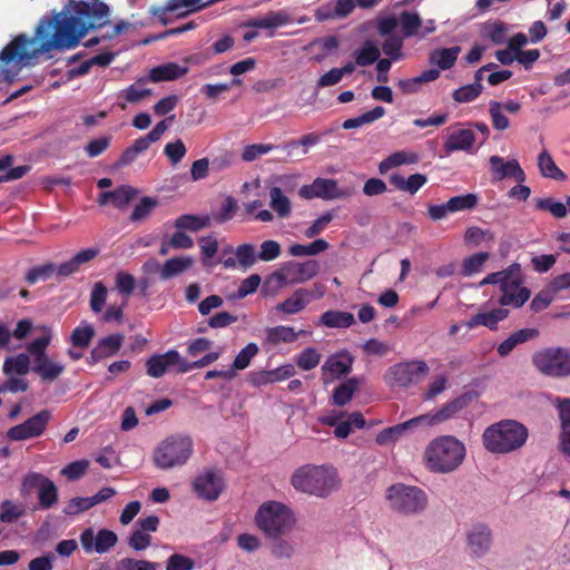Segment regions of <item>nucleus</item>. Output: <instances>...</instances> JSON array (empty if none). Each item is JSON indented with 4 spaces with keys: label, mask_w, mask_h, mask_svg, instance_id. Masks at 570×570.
<instances>
[{
    "label": "nucleus",
    "mask_w": 570,
    "mask_h": 570,
    "mask_svg": "<svg viewBox=\"0 0 570 570\" xmlns=\"http://www.w3.org/2000/svg\"><path fill=\"white\" fill-rule=\"evenodd\" d=\"M109 16L107 3L80 0L71 2L68 11L41 18L35 37L20 33L0 51V76L12 82L40 53L76 48L89 30L108 24Z\"/></svg>",
    "instance_id": "1"
},
{
    "label": "nucleus",
    "mask_w": 570,
    "mask_h": 570,
    "mask_svg": "<svg viewBox=\"0 0 570 570\" xmlns=\"http://www.w3.org/2000/svg\"><path fill=\"white\" fill-rule=\"evenodd\" d=\"M466 449L463 442L452 435L433 439L424 450V462L433 473H451L464 461Z\"/></svg>",
    "instance_id": "2"
},
{
    "label": "nucleus",
    "mask_w": 570,
    "mask_h": 570,
    "mask_svg": "<svg viewBox=\"0 0 570 570\" xmlns=\"http://www.w3.org/2000/svg\"><path fill=\"white\" fill-rule=\"evenodd\" d=\"M528 429L515 420H502L488 426L482 434L483 446L494 454L521 449L528 440Z\"/></svg>",
    "instance_id": "3"
},
{
    "label": "nucleus",
    "mask_w": 570,
    "mask_h": 570,
    "mask_svg": "<svg viewBox=\"0 0 570 570\" xmlns=\"http://www.w3.org/2000/svg\"><path fill=\"white\" fill-rule=\"evenodd\" d=\"M488 284H498L500 286L502 295L499 298V303L502 306L521 307L531 295L530 289L521 286V266L518 263L511 264L503 271L491 273L480 282L481 286Z\"/></svg>",
    "instance_id": "4"
},
{
    "label": "nucleus",
    "mask_w": 570,
    "mask_h": 570,
    "mask_svg": "<svg viewBox=\"0 0 570 570\" xmlns=\"http://www.w3.org/2000/svg\"><path fill=\"white\" fill-rule=\"evenodd\" d=\"M255 524L266 537L277 539L293 528L295 517L286 504L271 500L258 507Z\"/></svg>",
    "instance_id": "5"
},
{
    "label": "nucleus",
    "mask_w": 570,
    "mask_h": 570,
    "mask_svg": "<svg viewBox=\"0 0 570 570\" xmlns=\"http://www.w3.org/2000/svg\"><path fill=\"white\" fill-rule=\"evenodd\" d=\"M291 484L299 492L326 498L336 488L335 472L324 466L306 464L295 470Z\"/></svg>",
    "instance_id": "6"
},
{
    "label": "nucleus",
    "mask_w": 570,
    "mask_h": 570,
    "mask_svg": "<svg viewBox=\"0 0 570 570\" xmlns=\"http://www.w3.org/2000/svg\"><path fill=\"white\" fill-rule=\"evenodd\" d=\"M194 451L190 436L171 435L165 439L154 452V463L161 470L186 464Z\"/></svg>",
    "instance_id": "7"
},
{
    "label": "nucleus",
    "mask_w": 570,
    "mask_h": 570,
    "mask_svg": "<svg viewBox=\"0 0 570 570\" xmlns=\"http://www.w3.org/2000/svg\"><path fill=\"white\" fill-rule=\"evenodd\" d=\"M386 499L394 511L403 514L420 513L428 505V495L422 489L403 483L391 485Z\"/></svg>",
    "instance_id": "8"
},
{
    "label": "nucleus",
    "mask_w": 570,
    "mask_h": 570,
    "mask_svg": "<svg viewBox=\"0 0 570 570\" xmlns=\"http://www.w3.org/2000/svg\"><path fill=\"white\" fill-rule=\"evenodd\" d=\"M532 364L541 374L562 379L570 376V348L547 347L532 355Z\"/></svg>",
    "instance_id": "9"
},
{
    "label": "nucleus",
    "mask_w": 570,
    "mask_h": 570,
    "mask_svg": "<svg viewBox=\"0 0 570 570\" xmlns=\"http://www.w3.org/2000/svg\"><path fill=\"white\" fill-rule=\"evenodd\" d=\"M428 372L429 366L425 361H407L389 367L384 374V380L389 386L407 387L419 382Z\"/></svg>",
    "instance_id": "10"
},
{
    "label": "nucleus",
    "mask_w": 570,
    "mask_h": 570,
    "mask_svg": "<svg viewBox=\"0 0 570 570\" xmlns=\"http://www.w3.org/2000/svg\"><path fill=\"white\" fill-rule=\"evenodd\" d=\"M320 272V263L315 259L305 262H287L272 274V278L281 286L305 283L315 277Z\"/></svg>",
    "instance_id": "11"
},
{
    "label": "nucleus",
    "mask_w": 570,
    "mask_h": 570,
    "mask_svg": "<svg viewBox=\"0 0 570 570\" xmlns=\"http://www.w3.org/2000/svg\"><path fill=\"white\" fill-rule=\"evenodd\" d=\"M52 414L45 409L26 420L23 423L14 425L7 431V438L10 441H24L38 438L46 431Z\"/></svg>",
    "instance_id": "12"
},
{
    "label": "nucleus",
    "mask_w": 570,
    "mask_h": 570,
    "mask_svg": "<svg viewBox=\"0 0 570 570\" xmlns=\"http://www.w3.org/2000/svg\"><path fill=\"white\" fill-rule=\"evenodd\" d=\"M52 414L45 409L26 420L23 423L14 425L7 431V438L10 441H24L38 438L46 431Z\"/></svg>",
    "instance_id": "13"
},
{
    "label": "nucleus",
    "mask_w": 570,
    "mask_h": 570,
    "mask_svg": "<svg viewBox=\"0 0 570 570\" xmlns=\"http://www.w3.org/2000/svg\"><path fill=\"white\" fill-rule=\"evenodd\" d=\"M80 544L86 553L104 554L111 550L118 542L117 534L108 529H100L95 533L92 528H87L80 533Z\"/></svg>",
    "instance_id": "14"
},
{
    "label": "nucleus",
    "mask_w": 570,
    "mask_h": 570,
    "mask_svg": "<svg viewBox=\"0 0 570 570\" xmlns=\"http://www.w3.org/2000/svg\"><path fill=\"white\" fill-rule=\"evenodd\" d=\"M298 195L304 199H343L350 194L341 189L337 181L330 178H316L311 185H304L299 188Z\"/></svg>",
    "instance_id": "15"
},
{
    "label": "nucleus",
    "mask_w": 570,
    "mask_h": 570,
    "mask_svg": "<svg viewBox=\"0 0 570 570\" xmlns=\"http://www.w3.org/2000/svg\"><path fill=\"white\" fill-rule=\"evenodd\" d=\"M472 397L473 396L471 393H464L453 399L452 401L445 403L434 414H422L416 416L420 425L432 426L454 417L463 409L468 407V405L472 401Z\"/></svg>",
    "instance_id": "16"
},
{
    "label": "nucleus",
    "mask_w": 570,
    "mask_h": 570,
    "mask_svg": "<svg viewBox=\"0 0 570 570\" xmlns=\"http://www.w3.org/2000/svg\"><path fill=\"white\" fill-rule=\"evenodd\" d=\"M225 488L223 478L214 470L198 474L193 481L196 495L206 501H215Z\"/></svg>",
    "instance_id": "17"
},
{
    "label": "nucleus",
    "mask_w": 570,
    "mask_h": 570,
    "mask_svg": "<svg viewBox=\"0 0 570 570\" xmlns=\"http://www.w3.org/2000/svg\"><path fill=\"white\" fill-rule=\"evenodd\" d=\"M492 179L501 181L507 178H513L517 183H524L527 179L524 170L517 159L504 160V158L493 155L489 158Z\"/></svg>",
    "instance_id": "18"
},
{
    "label": "nucleus",
    "mask_w": 570,
    "mask_h": 570,
    "mask_svg": "<svg viewBox=\"0 0 570 570\" xmlns=\"http://www.w3.org/2000/svg\"><path fill=\"white\" fill-rule=\"evenodd\" d=\"M125 336L120 333L100 338L90 352L87 363L94 365L102 360L115 356L121 348Z\"/></svg>",
    "instance_id": "19"
},
{
    "label": "nucleus",
    "mask_w": 570,
    "mask_h": 570,
    "mask_svg": "<svg viewBox=\"0 0 570 570\" xmlns=\"http://www.w3.org/2000/svg\"><path fill=\"white\" fill-rule=\"evenodd\" d=\"M183 357L176 350L164 354H155L146 362L147 374L151 377H161L171 366L181 367Z\"/></svg>",
    "instance_id": "20"
},
{
    "label": "nucleus",
    "mask_w": 570,
    "mask_h": 570,
    "mask_svg": "<svg viewBox=\"0 0 570 570\" xmlns=\"http://www.w3.org/2000/svg\"><path fill=\"white\" fill-rule=\"evenodd\" d=\"M491 544V529L482 523L473 525L471 531L468 533V547L472 554L478 558L483 557L490 550Z\"/></svg>",
    "instance_id": "21"
},
{
    "label": "nucleus",
    "mask_w": 570,
    "mask_h": 570,
    "mask_svg": "<svg viewBox=\"0 0 570 570\" xmlns=\"http://www.w3.org/2000/svg\"><path fill=\"white\" fill-rule=\"evenodd\" d=\"M225 252H233L235 257L225 258L222 264L225 268H236L239 266L243 269H248L257 263V253L253 244L246 243L237 246L234 250L232 248Z\"/></svg>",
    "instance_id": "22"
},
{
    "label": "nucleus",
    "mask_w": 570,
    "mask_h": 570,
    "mask_svg": "<svg viewBox=\"0 0 570 570\" xmlns=\"http://www.w3.org/2000/svg\"><path fill=\"white\" fill-rule=\"evenodd\" d=\"M475 142V135L471 129H459L451 132L443 144V150L446 156L454 151L470 153Z\"/></svg>",
    "instance_id": "23"
},
{
    "label": "nucleus",
    "mask_w": 570,
    "mask_h": 570,
    "mask_svg": "<svg viewBox=\"0 0 570 570\" xmlns=\"http://www.w3.org/2000/svg\"><path fill=\"white\" fill-rule=\"evenodd\" d=\"M352 363L353 358L348 354L331 355L322 365L324 381H326L325 376L327 375L331 376V379H340L348 374L352 370Z\"/></svg>",
    "instance_id": "24"
},
{
    "label": "nucleus",
    "mask_w": 570,
    "mask_h": 570,
    "mask_svg": "<svg viewBox=\"0 0 570 570\" xmlns=\"http://www.w3.org/2000/svg\"><path fill=\"white\" fill-rule=\"evenodd\" d=\"M137 196V189L129 185H121L120 187L100 194L98 203L106 205L111 203L116 208H125Z\"/></svg>",
    "instance_id": "25"
},
{
    "label": "nucleus",
    "mask_w": 570,
    "mask_h": 570,
    "mask_svg": "<svg viewBox=\"0 0 570 570\" xmlns=\"http://www.w3.org/2000/svg\"><path fill=\"white\" fill-rule=\"evenodd\" d=\"M419 425H420L419 420L415 416L409 421H405L403 423H399V424H395L393 426L382 430L376 435L375 442L379 445L392 444V443L396 442L406 431L412 430Z\"/></svg>",
    "instance_id": "26"
},
{
    "label": "nucleus",
    "mask_w": 570,
    "mask_h": 570,
    "mask_svg": "<svg viewBox=\"0 0 570 570\" xmlns=\"http://www.w3.org/2000/svg\"><path fill=\"white\" fill-rule=\"evenodd\" d=\"M559 417L561 421V450L570 458V399H557Z\"/></svg>",
    "instance_id": "27"
},
{
    "label": "nucleus",
    "mask_w": 570,
    "mask_h": 570,
    "mask_svg": "<svg viewBox=\"0 0 570 570\" xmlns=\"http://www.w3.org/2000/svg\"><path fill=\"white\" fill-rule=\"evenodd\" d=\"M389 180L390 184L397 190L414 195L426 184L428 177L417 173L405 178L404 176L395 173L390 176Z\"/></svg>",
    "instance_id": "28"
},
{
    "label": "nucleus",
    "mask_w": 570,
    "mask_h": 570,
    "mask_svg": "<svg viewBox=\"0 0 570 570\" xmlns=\"http://www.w3.org/2000/svg\"><path fill=\"white\" fill-rule=\"evenodd\" d=\"M187 71V67H183L176 62H167L153 68L149 72V79L153 82L170 81L185 76Z\"/></svg>",
    "instance_id": "29"
},
{
    "label": "nucleus",
    "mask_w": 570,
    "mask_h": 570,
    "mask_svg": "<svg viewBox=\"0 0 570 570\" xmlns=\"http://www.w3.org/2000/svg\"><path fill=\"white\" fill-rule=\"evenodd\" d=\"M309 295L308 289L297 288L288 298L279 303L276 309L285 314H296L309 304Z\"/></svg>",
    "instance_id": "30"
},
{
    "label": "nucleus",
    "mask_w": 570,
    "mask_h": 570,
    "mask_svg": "<svg viewBox=\"0 0 570 570\" xmlns=\"http://www.w3.org/2000/svg\"><path fill=\"white\" fill-rule=\"evenodd\" d=\"M355 323L350 312L330 309L320 317V324L330 328H348Z\"/></svg>",
    "instance_id": "31"
},
{
    "label": "nucleus",
    "mask_w": 570,
    "mask_h": 570,
    "mask_svg": "<svg viewBox=\"0 0 570 570\" xmlns=\"http://www.w3.org/2000/svg\"><path fill=\"white\" fill-rule=\"evenodd\" d=\"M538 168L540 174L557 181H563L567 179V175L556 165L552 156L547 149H543L538 155Z\"/></svg>",
    "instance_id": "32"
},
{
    "label": "nucleus",
    "mask_w": 570,
    "mask_h": 570,
    "mask_svg": "<svg viewBox=\"0 0 570 570\" xmlns=\"http://www.w3.org/2000/svg\"><path fill=\"white\" fill-rule=\"evenodd\" d=\"M32 371L39 375L43 382H53L65 372V366L50 361L47 356L41 362L35 363Z\"/></svg>",
    "instance_id": "33"
},
{
    "label": "nucleus",
    "mask_w": 570,
    "mask_h": 570,
    "mask_svg": "<svg viewBox=\"0 0 570 570\" xmlns=\"http://www.w3.org/2000/svg\"><path fill=\"white\" fill-rule=\"evenodd\" d=\"M174 226L180 230L196 233L210 226V217L208 215L185 214L176 218Z\"/></svg>",
    "instance_id": "34"
},
{
    "label": "nucleus",
    "mask_w": 570,
    "mask_h": 570,
    "mask_svg": "<svg viewBox=\"0 0 570 570\" xmlns=\"http://www.w3.org/2000/svg\"><path fill=\"white\" fill-rule=\"evenodd\" d=\"M194 261L191 257H173L165 262L160 268V278L166 281L181 274L191 267Z\"/></svg>",
    "instance_id": "35"
},
{
    "label": "nucleus",
    "mask_w": 570,
    "mask_h": 570,
    "mask_svg": "<svg viewBox=\"0 0 570 570\" xmlns=\"http://www.w3.org/2000/svg\"><path fill=\"white\" fill-rule=\"evenodd\" d=\"M150 146L142 137L137 138L129 147H127L118 160L115 163L116 168H122L132 164L137 157L145 153Z\"/></svg>",
    "instance_id": "36"
},
{
    "label": "nucleus",
    "mask_w": 570,
    "mask_h": 570,
    "mask_svg": "<svg viewBox=\"0 0 570 570\" xmlns=\"http://www.w3.org/2000/svg\"><path fill=\"white\" fill-rule=\"evenodd\" d=\"M419 157L416 154H409L406 151H395L382 160L379 165L380 174H386L390 169L405 164L417 163Z\"/></svg>",
    "instance_id": "37"
},
{
    "label": "nucleus",
    "mask_w": 570,
    "mask_h": 570,
    "mask_svg": "<svg viewBox=\"0 0 570 570\" xmlns=\"http://www.w3.org/2000/svg\"><path fill=\"white\" fill-rule=\"evenodd\" d=\"M2 370L7 375L12 373L18 375H26L30 371V357L26 353H20L16 356L7 357L3 362Z\"/></svg>",
    "instance_id": "38"
},
{
    "label": "nucleus",
    "mask_w": 570,
    "mask_h": 570,
    "mask_svg": "<svg viewBox=\"0 0 570 570\" xmlns=\"http://www.w3.org/2000/svg\"><path fill=\"white\" fill-rule=\"evenodd\" d=\"M269 206L281 218H286L292 212V204L279 187H272L269 190Z\"/></svg>",
    "instance_id": "39"
},
{
    "label": "nucleus",
    "mask_w": 570,
    "mask_h": 570,
    "mask_svg": "<svg viewBox=\"0 0 570 570\" xmlns=\"http://www.w3.org/2000/svg\"><path fill=\"white\" fill-rule=\"evenodd\" d=\"M358 389V381L355 377L348 379L340 384L333 392V403L338 406L347 404L355 391Z\"/></svg>",
    "instance_id": "40"
},
{
    "label": "nucleus",
    "mask_w": 570,
    "mask_h": 570,
    "mask_svg": "<svg viewBox=\"0 0 570 570\" xmlns=\"http://www.w3.org/2000/svg\"><path fill=\"white\" fill-rule=\"evenodd\" d=\"M45 332L46 333L42 336L35 338L26 346L27 351L33 356V364L41 362L48 356L46 351L51 342V332L47 327L45 328Z\"/></svg>",
    "instance_id": "41"
},
{
    "label": "nucleus",
    "mask_w": 570,
    "mask_h": 570,
    "mask_svg": "<svg viewBox=\"0 0 570 570\" xmlns=\"http://www.w3.org/2000/svg\"><path fill=\"white\" fill-rule=\"evenodd\" d=\"M58 488L52 480L48 481L38 491V504L42 510L51 509L58 502Z\"/></svg>",
    "instance_id": "42"
},
{
    "label": "nucleus",
    "mask_w": 570,
    "mask_h": 570,
    "mask_svg": "<svg viewBox=\"0 0 570 570\" xmlns=\"http://www.w3.org/2000/svg\"><path fill=\"white\" fill-rule=\"evenodd\" d=\"M460 50L459 46L435 50L431 53V61L435 62L440 69L448 70L455 63Z\"/></svg>",
    "instance_id": "43"
},
{
    "label": "nucleus",
    "mask_w": 570,
    "mask_h": 570,
    "mask_svg": "<svg viewBox=\"0 0 570 570\" xmlns=\"http://www.w3.org/2000/svg\"><path fill=\"white\" fill-rule=\"evenodd\" d=\"M381 51L372 41H365L360 50L355 52V63L361 67L370 66L380 59Z\"/></svg>",
    "instance_id": "44"
},
{
    "label": "nucleus",
    "mask_w": 570,
    "mask_h": 570,
    "mask_svg": "<svg viewBox=\"0 0 570 570\" xmlns=\"http://www.w3.org/2000/svg\"><path fill=\"white\" fill-rule=\"evenodd\" d=\"M296 340L297 334L294 328L288 326L278 325L266 331V341L273 345H277L282 342L292 343Z\"/></svg>",
    "instance_id": "45"
},
{
    "label": "nucleus",
    "mask_w": 570,
    "mask_h": 570,
    "mask_svg": "<svg viewBox=\"0 0 570 570\" xmlns=\"http://www.w3.org/2000/svg\"><path fill=\"white\" fill-rule=\"evenodd\" d=\"M95 336V328L91 324L81 323V325L77 326L71 333V344L75 347L86 348L90 345L92 338Z\"/></svg>",
    "instance_id": "46"
},
{
    "label": "nucleus",
    "mask_w": 570,
    "mask_h": 570,
    "mask_svg": "<svg viewBox=\"0 0 570 570\" xmlns=\"http://www.w3.org/2000/svg\"><path fill=\"white\" fill-rule=\"evenodd\" d=\"M399 22L402 27V32L405 38H411L417 35L422 26V19L416 12L402 11L399 16Z\"/></svg>",
    "instance_id": "47"
},
{
    "label": "nucleus",
    "mask_w": 570,
    "mask_h": 570,
    "mask_svg": "<svg viewBox=\"0 0 570 570\" xmlns=\"http://www.w3.org/2000/svg\"><path fill=\"white\" fill-rule=\"evenodd\" d=\"M490 254L488 252H479L473 255L465 257L462 262L461 273L463 276H471L481 272L482 266L489 259Z\"/></svg>",
    "instance_id": "48"
},
{
    "label": "nucleus",
    "mask_w": 570,
    "mask_h": 570,
    "mask_svg": "<svg viewBox=\"0 0 570 570\" xmlns=\"http://www.w3.org/2000/svg\"><path fill=\"white\" fill-rule=\"evenodd\" d=\"M259 348L256 343H248L244 348H242L236 355L230 370L242 371L249 366L252 360L258 354Z\"/></svg>",
    "instance_id": "49"
},
{
    "label": "nucleus",
    "mask_w": 570,
    "mask_h": 570,
    "mask_svg": "<svg viewBox=\"0 0 570 570\" xmlns=\"http://www.w3.org/2000/svg\"><path fill=\"white\" fill-rule=\"evenodd\" d=\"M288 22V17L282 11H271L266 16L255 19L252 26L259 29H273Z\"/></svg>",
    "instance_id": "50"
},
{
    "label": "nucleus",
    "mask_w": 570,
    "mask_h": 570,
    "mask_svg": "<svg viewBox=\"0 0 570 570\" xmlns=\"http://www.w3.org/2000/svg\"><path fill=\"white\" fill-rule=\"evenodd\" d=\"M478 196L475 194H465V195H459L451 197L446 202L448 209L451 210V213L462 212V210H470L476 207L478 205Z\"/></svg>",
    "instance_id": "51"
},
{
    "label": "nucleus",
    "mask_w": 570,
    "mask_h": 570,
    "mask_svg": "<svg viewBox=\"0 0 570 570\" xmlns=\"http://www.w3.org/2000/svg\"><path fill=\"white\" fill-rule=\"evenodd\" d=\"M46 481H48V478L39 472L27 473L21 481V495L29 497L33 490L37 489L39 491Z\"/></svg>",
    "instance_id": "52"
},
{
    "label": "nucleus",
    "mask_w": 570,
    "mask_h": 570,
    "mask_svg": "<svg viewBox=\"0 0 570 570\" xmlns=\"http://www.w3.org/2000/svg\"><path fill=\"white\" fill-rule=\"evenodd\" d=\"M321 140V135L311 132L302 136L299 139L291 140L287 144L283 145L281 148L283 151H285L288 156L292 155L293 150L298 147H304L303 154L305 155L307 153V148L315 146Z\"/></svg>",
    "instance_id": "53"
},
{
    "label": "nucleus",
    "mask_w": 570,
    "mask_h": 570,
    "mask_svg": "<svg viewBox=\"0 0 570 570\" xmlns=\"http://www.w3.org/2000/svg\"><path fill=\"white\" fill-rule=\"evenodd\" d=\"M321 357L316 348L306 347L296 356V365L303 371H309L320 364Z\"/></svg>",
    "instance_id": "54"
},
{
    "label": "nucleus",
    "mask_w": 570,
    "mask_h": 570,
    "mask_svg": "<svg viewBox=\"0 0 570 570\" xmlns=\"http://www.w3.org/2000/svg\"><path fill=\"white\" fill-rule=\"evenodd\" d=\"M509 311L505 308H494L490 312L478 313L480 326H485L490 330H497L498 323L508 317Z\"/></svg>",
    "instance_id": "55"
},
{
    "label": "nucleus",
    "mask_w": 570,
    "mask_h": 570,
    "mask_svg": "<svg viewBox=\"0 0 570 570\" xmlns=\"http://www.w3.org/2000/svg\"><path fill=\"white\" fill-rule=\"evenodd\" d=\"M508 27L502 21L488 22L483 27V33L493 43L501 45L505 41Z\"/></svg>",
    "instance_id": "56"
},
{
    "label": "nucleus",
    "mask_w": 570,
    "mask_h": 570,
    "mask_svg": "<svg viewBox=\"0 0 570 570\" xmlns=\"http://www.w3.org/2000/svg\"><path fill=\"white\" fill-rule=\"evenodd\" d=\"M482 89V83L462 86L453 92V99L459 104L473 101L481 95Z\"/></svg>",
    "instance_id": "57"
},
{
    "label": "nucleus",
    "mask_w": 570,
    "mask_h": 570,
    "mask_svg": "<svg viewBox=\"0 0 570 570\" xmlns=\"http://www.w3.org/2000/svg\"><path fill=\"white\" fill-rule=\"evenodd\" d=\"M237 209V200L233 196H227L222 203L219 212L215 214L213 218L216 223L224 224L234 218Z\"/></svg>",
    "instance_id": "58"
},
{
    "label": "nucleus",
    "mask_w": 570,
    "mask_h": 570,
    "mask_svg": "<svg viewBox=\"0 0 570 570\" xmlns=\"http://www.w3.org/2000/svg\"><path fill=\"white\" fill-rule=\"evenodd\" d=\"M55 272L57 273V269H56L55 264H52V263L39 265V266L31 268L26 274L24 279L29 285H33L39 281L48 279L49 277H51V275Z\"/></svg>",
    "instance_id": "59"
},
{
    "label": "nucleus",
    "mask_w": 570,
    "mask_h": 570,
    "mask_svg": "<svg viewBox=\"0 0 570 570\" xmlns=\"http://www.w3.org/2000/svg\"><path fill=\"white\" fill-rule=\"evenodd\" d=\"M281 254L282 247L279 243L274 239H267L261 244V249L257 253V259L262 262H272L278 258Z\"/></svg>",
    "instance_id": "60"
},
{
    "label": "nucleus",
    "mask_w": 570,
    "mask_h": 570,
    "mask_svg": "<svg viewBox=\"0 0 570 570\" xmlns=\"http://www.w3.org/2000/svg\"><path fill=\"white\" fill-rule=\"evenodd\" d=\"M24 514V508L21 504H16L10 500L1 502L0 520L10 523Z\"/></svg>",
    "instance_id": "61"
},
{
    "label": "nucleus",
    "mask_w": 570,
    "mask_h": 570,
    "mask_svg": "<svg viewBox=\"0 0 570 570\" xmlns=\"http://www.w3.org/2000/svg\"><path fill=\"white\" fill-rule=\"evenodd\" d=\"M403 40L397 36L385 37L382 43V51L390 57V60L397 61L402 58Z\"/></svg>",
    "instance_id": "62"
},
{
    "label": "nucleus",
    "mask_w": 570,
    "mask_h": 570,
    "mask_svg": "<svg viewBox=\"0 0 570 570\" xmlns=\"http://www.w3.org/2000/svg\"><path fill=\"white\" fill-rule=\"evenodd\" d=\"M157 206V200L155 198L145 196L135 206L131 215V222H140L148 217L153 209Z\"/></svg>",
    "instance_id": "63"
},
{
    "label": "nucleus",
    "mask_w": 570,
    "mask_h": 570,
    "mask_svg": "<svg viewBox=\"0 0 570 570\" xmlns=\"http://www.w3.org/2000/svg\"><path fill=\"white\" fill-rule=\"evenodd\" d=\"M117 567H119L120 570H157L159 564L147 560L124 558L118 562Z\"/></svg>",
    "instance_id": "64"
}]
</instances>
